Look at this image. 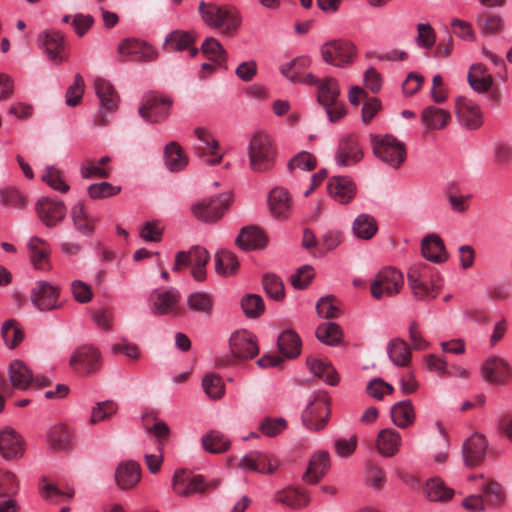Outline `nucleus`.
I'll return each mask as SVG.
<instances>
[{"label":"nucleus","mask_w":512,"mask_h":512,"mask_svg":"<svg viewBox=\"0 0 512 512\" xmlns=\"http://www.w3.org/2000/svg\"><path fill=\"white\" fill-rule=\"evenodd\" d=\"M199 12L203 21L209 27L221 29L225 35L234 34L240 24L241 17L235 7L232 6H218L213 3L200 2Z\"/></svg>","instance_id":"1"},{"label":"nucleus","mask_w":512,"mask_h":512,"mask_svg":"<svg viewBox=\"0 0 512 512\" xmlns=\"http://www.w3.org/2000/svg\"><path fill=\"white\" fill-rule=\"evenodd\" d=\"M371 144L375 156L393 168L400 167L406 159L404 143L392 135H371Z\"/></svg>","instance_id":"2"},{"label":"nucleus","mask_w":512,"mask_h":512,"mask_svg":"<svg viewBox=\"0 0 512 512\" xmlns=\"http://www.w3.org/2000/svg\"><path fill=\"white\" fill-rule=\"evenodd\" d=\"M340 90L337 81L332 77L321 80L317 91V101L321 104L330 122H337L346 114L344 104L339 100Z\"/></svg>","instance_id":"3"},{"label":"nucleus","mask_w":512,"mask_h":512,"mask_svg":"<svg viewBox=\"0 0 512 512\" xmlns=\"http://www.w3.org/2000/svg\"><path fill=\"white\" fill-rule=\"evenodd\" d=\"M249 164L254 172H265L274 165L275 151L265 134H255L248 147Z\"/></svg>","instance_id":"4"},{"label":"nucleus","mask_w":512,"mask_h":512,"mask_svg":"<svg viewBox=\"0 0 512 512\" xmlns=\"http://www.w3.org/2000/svg\"><path fill=\"white\" fill-rule=\"evenodd\" d=\"M404 283L403 275L395 268L387 267L378 272L371 283L372 296L380 300L399 293Z\"/></svg>","instance_id":"5"},{"label":"nucleus","mask_w":512,"mask_h":512,"mask_svg":"<svg viewBox=\"0 0 512 512\" xmlns=\"http://www.w3.org/2000/svg\"><path fill=\"white\" fill-rule=\"evenodd\" d=\"M230 195L219 194L215 197L202 199L191 206L192 214L196 219L205 223L219 220L228 208Z\"/></svg>","instance_id":"6"},{"label":"nucleus","mask_w":512,"mask_h":512,"mask_svg":"<svg viewBox=\"0 0 512 512\" xmlns=\"http://www.w3.org/2000/svg\"><path fill=\"white\" fill-rule=\"evenodd\" d=\"M171 105V99L151 92L143 96L138 113L146 122L159 123L168 117Z\"/></svg>","instance_id":"7"},{"label":"nucleus","mask_w":512,"mask_h":512,"mask_svg":"<svg viewBox=\"0 0 512 512\" xmlns=\"http://www.w3.org/2000/svg\"><path fill=\"white\" fill-rule=\"evenodd\" d=\"M59 297V287L44 280L37 281L30 291L31 303L40 312H49L61 308L62 304Z\"/></svg>","instance_id":"8"},{"label":"nucleus","mask_w":512,"mask_h":512,"mask_svg":"<svg viewBox=\"0 0 512 512\" xmlns=\"http://www.w3.org/2000/svg\"><path fill=\"white\" fill-rule=\"evenodd\" d=\"M330 414L329 399L325 393H317L302 413V421L310 430H321L325 427Z\"/></svg>","instance_id":"9"},{"label":"nucleus","mask_w":512,"mask_h":512,"mask_svg":"<svg viewBox=\"0 0 512 512\" xmlns=\"http://www.w3.org/2000/svg\"><path fill=\"white\" fill-rule=\"evenodd\" d=\"M356 48L347 40H333L321 47V56L324 62L337 67H345L353 62Z\"/></svg>","instance_id":"10"},{"label":"nucleus","mask_w":512,"mask_h":512,"mask_svg":"<svg viewBox=\"0 0 512 512\" xmlns=\"http://www.w3.org/2000/svg\"><path fill=\"white\" fill-rule=\"evenodd\" d=\"M69 366L79 374L88 376L101 367V356L97 348L90 345L78 347L72 353Z\"/></svg>","instance_id":"11"},{"label":"nucleus","mask_w":512,"mask_h":512,"mask_svg":"<svg viewBox=\"0 0 512 512\" xmlns=\"http://www.w3.org/2000/svg\"><path fill=\"white\" fill-rule=\"evenodd\" d=\"M218 484V481H213L211 486L217 487ZM172 486L177 495L187 497L204 492L210 484H205L201 475H195L186 470H177L173 476Z\"/></svg>","instance_id":"12"},{"label":"nucleus","mask_w":512,"mask_h":512,"mask_svg":"<svg viewBox=\"0 0 512 512\" xmlns=\"http://www.w3.org/2000/svg\"><path fill=\"white\" fill-rule=\"evenodd\" d=\"M481 376L489 384L506 385L512 378V368L506 359L491 356L482 364Z\"/></svg>","instance_id":"13"},{"label":"nucleus","mask_w":512,"mask_h":512,"mask_svg":"<svg viewBox=\"0 0 512 512\" xmlns=\"http://www.w3.org/2000/svg\"><path fill=\"white\" fill-rule=\"evenodd\" d=\"M36 213L46 227L53 228L64 220L67 209L63 201L43 197L36 203Z\"/></svg>","instance_id":"14"},{"label":"nucleus","mask_w":512,"mask_h":512,"mask_svg":"<svg viewBox=\"0 0 512 512\" xmlns=\"http://www.w3.org/2000/svg\"><path fill=\"white\" fill-rule=\"evenodd\" d=\"M118 54L123 57V61L130 59L145 62L155 60L157 57V52L151 45L136 38L123 39L118 45Z\"/></svg>","instance_id":"15"},{"label":"nucleus","mask_w":512,"mask_h":512,"mask_svg":"<svg viewBox=\"0 0 512 512\" xmlns=\"http://www.w3.org/2000/svg\"><path fill=\"white\" fill-rule=\"evenodd\" d=\"M363 158V150L352 134L343 135L335 152V163L340 167L353 166Z\"/></svg>","instance_id":"16"},{"label":"nucleus","mask_w":512,"mask_h":512,"mask_svg":"<svg viewBox=\"0 0 512 512\" xmlns=\"http://www.w3.org/2000/svg\"><path fill=\"white\" fill-rule=\"evenodd\" d=\"M230 349L240 359H252L259 353L255 336L248 331H237L230 337Z\"/></svg>","instance_id":"17"},{"label":"nucleus","mask_w":512,"mask_h":512,"mask_svg":"<svg viewBox=\"0 0 512 512\" xmlns=\"http://www.w3.org/2000/svg\"><path fill=\"white\" fill-rule=\"evenodd\" d=\"M486 438L478 433L473 434L462 446L463 461L467 467L480 465L486 456L487 451Z\"/></svg>","instance_id":"18"},{"label":"nucleus","mask_w":512,"mask_h":512,"mask_svg":"<svg viewBox=\"0 0 512 512\" xmlns=\"http://www.w3.org/2000/svg\"><path fill=\"white\" fill-rule=\"evenodd\" d=\"M0 453L6 460L20 458L24 454L22 437L11 427L0 431Z\"/></svg>","instance_id":"19"},{"label":"nucleus","mask_w":512,"mask_h":512,"mask_svg":"<svg viewBox=\"0 0 512 512\" xmlns=\"http://www.w3.org/2000/svg\"><path fill=\"white\" fill-rule=\"evenodd\" d=\"M141 480V467L133 460L120 462L115 470L116 485L121 490L134 488Z\"/></svg>","instance_id":"20"},{"label":"nucleus","mask_w":512,"mask_h":512,"mask_svg":"<svg viewBox=\"0 0 512 512\" xmlns=\"http://www.w3.org/2000/svg\"><path fill=\"white\" fill-rule=\"evenodd\" d=\"M180 294L175 289H157L150 295L151 309L155 315H166L175 311Z\"/></svg>","instance_id":"21"},{"label":"nucleus","mask_w":512,"mask_h":512,"mask_svg":"<svg viewBox=\"0 0 512 512\" xmlns=\"http://www.w3.org/2000/svg\"><path fill=\"white\" fill-rule=\"evenodd\" d=\"M329 195L340 204L349 203L356 194L354 182L347 176H334L327 185Z\"/></svg>","instance_id":"22"},{"label":"nucleus","mask_w":512,"mask_h":512,"mask_svg":"<svg viewBox=\"0 0 512 512\" xmlns=\"http://www.w3.org/2000/svg\"><path fill=\"white\" fill-rule=\"evenodd\" d=\"M455 110L460 122L468 129H476L482 124V116L479 107L465 97H458Z\"/></svg>","instance_id":"23"},{"label":"nucleus","mask_w":512,"mask_h":512,"mask_svg":"<svg viewBox=\"0 0 512 512\" xmlns=\"http://www.w3.org/2000/svg\"><path fill=\"white\" fill-rule=\"evenodd\" d=\"M421 252L425 259L433 263H443L449 258L444 242L437 234H428L421 241Z\"/></svg>","instance_id":"24"},{"label":"nucleus","mask_w":512,"mask_h":512,"mask_svg":"<svg viewBox=\"0 0 512 512\" xmlns=\"http://www.w3.org/2000/svg\"><path fill=\"white\" fill-rule=\"evenodd\" d=\"M330 466L329 454L326 451H319L315 453L310 461L309 465L302 476V479L307 484H316L326 474Z\"/></svg>","instance_id":"25"},{"label":"nucleus","mask_w":512,"mask_h":512,"mask_svg":"<svg viewBox=\"0 0 512 512\" xmlns=\"http://www.w3.org/2000/svg\"><path fill=\"white\" fill-rule=\"evenodd\" d=\"M267 238L263 231L256 226L243 227L235 243L242 250H255L265 247Z\"/></svg>","instance_id":"26"},{"label":"nucleus","mask_w":512,"mask_h":512,"mask_svg":"<svg viewBox=\"0 0 512 512\" xmlns=\"http://www.w3.org/2000/svg\"><path fill=\"white\" fill-rule=\"evenodd\" d=\"M39 45L43 48L47 57L60 63L63 57L60 52L64 47L63 35L58 31L44 32L38 36Z\"/></svg>","instance_id":"27"},{"label":"nucleus","mask_w":512,"mask_h":512,"mask_svg":"<svg viewBox=\"0 0 512 512\" xmlns=\"http://www.w3.org/2000/svg\"><path fill=\"white\" fill-rule=\"evenodd\" d=\"M194 134L198 138V140L202 143V146L195 148L198 156L203 157L204 156L203 150H204V148H207L209 153L211 155H213L214 157L206 159L205 162L211 166L219 164L223 158V155L217 153V150L219 147L217 140L211 135V133L207 129L202 128V127L196 128L194 130Z\"/></svg>","instance_id":"28"},{"label":"nucleus","mask_w":512,"mask_h":512,"mask_svg":"<svg viewBox=\"0 0 512 512\" xmlns=\"http://www.w3.org/2000/svg\"><path fill=\"white\" fill-rule=\"evenodd\" d=\"M94 89L100 100L101 109L106 112H113L117 109L119 96L109 81L103 78H96Z\"/></svg>","instance_id":"29"},{"label":"nucleus","mask_w":512,"mask_h":512,"mask_svg":"<svg viewBox=\"0 0 512 512\" xmlns=\"http://www.w3.org/2000/svg\"><path fill=\"white\" fill-rule=\"evenodd\" d=\"M401 435L395 429H382L377 436L376 447L384 457L394 456L400 449Z\"/></svg>","instance_id":"30"},{"label":"nucleus","mask_w":512,"mask_h":512,"mask_svg":"<svg viewBox=\"0 0 512 512\" xmlns=\"http://www.w3.org/2000/svg\"><path fill=\"white\" fill-rule=\"evenodd\" d=\"M70 218L73 227L81 234L91 236L94 232V226L97 219L84 210V205L81 202L75 203L70 209Z\"/></svg>","instance_id":"31"},{"label":"nucleus","mask_w":512,"mask_h":512,"mask_svg":"<svg viewBox=\"0 0 512 512\" xmlns=\"http://www.w3.org/2000/svg\"><path fill=\"white\" fill-rule=\"evenodd\" d=\"M9 379L13 387L26 390L33 381V373L21 360L11 362L8 369Z\"/></svg>","instance_id":"32"},{"label":"nucleus","mask_w":512,"mask_h":512,"mask_svg":"<svg viewBox=\"0 0 512 512\" xmlns=\"http://www.w3.org/2000/svg\"><path fill=\"white\" fill-rule=\"evenodd\" d=\"M454 493V490L448 487L439 477L428 479L424 487L425 496L432 502L449 501L454 496Z\"/></svg>","instance_id":"33"},{"label":"nucleus","mask_w":512,"mask_h":512,"mask_svg":"<svg viewBox=\"0 0 512 512\" xmlns=\"http://www.w3.org/2000/svg\"><path fill=\"white\" fill-rule=\"evenodd\" d=\"M47 443L54 451H64L71 447L72 436L69 429L63 424L52 426L47 432Z\"/></svg>","instance_id":"34"},{"label":"nucleus","mask_w":512,"mask_h":512,"mask_svg":"<svg viewBox=\"0 0 512 512\" xmlns=\"http://www.w3.org/2000/svg\"><path fill=\"white\" fill-rule=\"evenodd\" d=\"M306 364L311 373L324 380L327 384L331 386L338 384V374L330 363L324 362L315 357H308Z\"/></svg>","instance_id":"35"},{"label":"nucleus","mask_w":512,"mask_h":512,"mask_svg":"<svg viewBox=\"0 0 512 512\" xmlns=\"http://www.w3.org/2000/svg\"><path fill=\"white\" fill-rule=\"evenodd\" d=\"M392 422L399 428H407L415 420L414 407L410 400L399 401L391 407Z\"/></svg>","instance_id":"36"},{"label":"nucleus","mask_w":512,"mask_h":512,"mask_svg":"<svg viewBox=\"0 0 512 512\" xmlns=\"http://www.w3.org/2000/svg\"><path fill=\"white\" fill-rule=\"evenodd\" d=\"M271 214L276 218H282L290 210V197L283 188H274L271 190L268 198Z\"/></svg>","instance_id":"37"},{"label":"nucleus","mask_w":512,"mask_h":512,"mask_svg":"<svg viewBox=\"0 0 512 512\" xmlns=\"http://www.w3.org/2000/svg\"><path fill=\"white\" fill-rule=\"evenodd\" d=\"M279 351L287 358H295L301 352V339L292 330H286L278 336Z\"/></svg>","instance_id":"38"},{"label":"nucleus","mask_w":512,"mask_h":512,"mask_svg":"<svg viewBox=\"0 0 512 512\" xmlns=\"http://www.w3.org/2000/svg\"><path fill=\"white\" fill-rule=\"evenodd\" d=\"M202 447L205 451L212 454L223 453L231 445L230 439L223 433L212 430L202 436Z\"/></svg>","instance_id":"39"},{"label":"nucleus","mask_w":512,"mask_h":512,"mask_svg":"<svg viewBox=\"0 0 512 512\" xmlns=\"http://www.w3.org/2000/svg\"><path fill=\"white\" fill-rule=\"evenodd\" d=\"M422 123L431 130L443 129L450 119V114L438 107L428 106L421 115Z\"/></svg>","instance_id":"40"},{"label":"nucleus","mask_w":512,"mask_h":512,"mask_svg":"<svg viewBox=\"0 0 512 512\" xmlns=\"http://www.w3.org/2000/svg\"><path fill=\"white\" fill-rule=\"evenodd\" d=\"M389 358L396 366H407L411 360V350L408 344L400 338L391 340L387 346Z\"/></svg>","instance_id":"41"},{"label":"nucleus","mask_w":512,"mask_h":512,"mask_svg":"<svg viewBox=\"0 0 512 512\" xmlns=\"http://www.w3.org/2000/svg\"><path fill=\"white\" fill-rule=\"evenodd\" d=\"M196 40L193 32L175 30L165 38L164 48L169 51H183L189 48Z\"/></svg>","instance_id":"42"},{"label":"nucleus","mask_w":512,"mask_h":512,"mask_svg":"<svg viewBox=\"0 0 512 512\" xmlns=\"http://www.w3.org/2000/svg\"><path fill=\"white\" fill-rule=\"evenodd\" d=\"M164 155L166 166L171 172L181 171L188 164V159L183 154L182 149L177 142H170L167 144L164 150Z\"/></svg>","instance_id":"43"},{"label":"nucleus","mask_w":512,"mask_h":512,"mask_svg":"<svg viewBox=\"0 0 512 512\" xmlns=\"http://www.w3.org/2000/svg\"><path fill=\"white\" fill-rule=\"evenodd\" d=\"M468 82L473 90L483 93L491 87L493 80L482 64H474L468 73Z\"/></svg>","instance_id":"44"},{"label":"nucleus","mask_w":512,"mask_h":512,"mask_svg":"<svg viewBox=\"0 0 512 512\" xmlns=\"http://www.w3.org/2000/svg\"><path fill=\"white\" fill-rule=\"evenodd\" d=\"M213 297L205 292H194L187 297V307L190 311L209 317L213 311Z\"/></svg>","instance_id":"45"},{"label":"nucleus","mask_w":512,"mask_h":512,"mask_svg":"<svg viewBox=\"0 0 512 512\" xmlns=\"http://www.w3.org/2000/svg\"><path fill=\"white\" fill-rule=\"evenodd\" d=\"M315 335L323 344L336 346L340 343L343 333L338 324L334 322H325L317 327Z\"/></svg>","instance_id":"46"},{"label":"nucleus","mask_w":512,"mask_h":512,"mask_svg":"<svg viewBox=\"0 0 512 512\" xmlns=\"http://www.w3.org/2000/svg\"><path fill=\"white\" fill-rule=\"evenodd\" d=\"M239 267L235 254L228 250H220L215 254V270L221 276L233 275Z\"/></svg>","instance_id":"47"},{"label":"nucleus","mask_w":512,"mask_h":512,"mask_svg":"<svg viewBox=\"0 0 512 512\" xmlns=\"http://www.w3.org/2000/svg\"><path fill=\"white\" fill-rule=\"evenodd\" d=\"M377 224L373 217L361 214L353 223V232L356 237L368 240L372 238L377 232Z\"/></svg>","instance_id":"48"},{"label":"nucleus","mask_w":512,"mask_h":512,"mask_svg":"<svg viewBox=\"0 0 512 512\" xmlns=\"http://www.w3.org/2000/svg\"><path fill=\"white\" fill-rule=\"evenodd\" d=\"M1 334L5 345L10 349L15 348L24 338L22 329L14 319H8L2 324Z\"/></svg>","instance_id":"49"},{"label":"nucleus","mask_w":512,"mask_h":512,"mask_svg":"<svg viewBox=\"0 0 512 512\" xmlns=\"http://www.w3.org/2000/svg\"><path fill=\"white\" fill-rule=\"evenodd\" d=\"M478 29L482 35L491 36L504 27V21L500 16L480 14L476 19Z\"/></svg>","instance_id":"50"},{"label":"nucleus","mask_w":512,"mask_h":512,"mask_svg":"<svg viewBox=\"0 0 512 512\" xmlns=\"http://www.w3.org/2000/svg\"><path fill=\"white\" fill-rule=\"evenodd\" d=\"M202 387L205 394L213 400L222 398L225 392L221 377L215 373H208L203 377Z\"/></svg>","instance_id":"51"},{"label":"nucleus","mask_w":512,"mask_h":512,"mask_svg":"<svg viewBox=\"0 0 512 512\" xmlns=\"http://www.w3.org/2000/svg\"><path fill=\"white\" fill-rule=\"evenodd\" d=\"M45 244V241L38 237H32L28 242L30 259L36 269L45 268L48 252L45 248L40 247L44 246Z\"/></svg>","instance_id":"52"},{"label":"nucleus","mask_w":512,"mask_h":512,"mask_svg":"<svg viewBox=\"0 0 512 512\" xmlns=\"http://www.w3.org/2000/svg\"><path fill=\"white\" fill-rule=\"evenodd\" d=\"M263 287L268 297L275 301H281L285 297L284 285L281 279L275 274L263 276Z\"/></svg>","instance_id":"53"},{"label":"nucleus","mask_w":512,"mask_h":512,"mask_svg":"<svg viewBox=\"0 0 512 512\" xmlns=\"http://www.w3.org/2000/svg\"><path fill=\"white\" fill-rule=\"evenodd\" d=\"M241 307L248 318H257L265 310V304L260 295L247 294L241 300Z\"/></svg>","instance_id":"54"},{"label":"nucleus","mask_w":512,"mask_h":512,"mask_svg":"<svg viewBox=\"0 0 512 512\" xmlns=\"http://www.w3.org/2000/svg\"><path fill=\"white\" fill-rule=\"evenodd\" d=\"M209 260V252L205 248L199 246L192 247L188 252H178V262L188 261V265L191 266H206Z\"/></svg>","instance_id":"55"},{"label":"nucleus","mask_w":512,"mask_h":512,"mask_svg":"<svg viewBox=\"0 0 512 512\" xmlns=\"http://www.w3.org/2000/svg\"><path fill=\"white\" fill-rule=\"evenodd\" d=\"M481 491L483 498L486 497L491 505H501L506 499L503 486L494 480H488L484 483Z\"/></svg>","instance_id":"56"},{"label":"nucleus","mask_w":512,"mask_h":512,"mask_svg":"<svg viewBox=\"0 0 512 512\" xmlns=\"http://www.w3.org/2000/svg\"><path fill=\"white\" fill-rule=\"evenodd\" d=\"M277 503H281L293 509H298L308 503V499L298 491L284 490L277 492L274 496Z\"/></svg>","instance_id":"57"},{"label":"nucleus","mask_w":512,"mask_h":512,"mask_svg":"<svg viewBox=\"0 0 512 512\" xmlns=\"http://www.w3.org/2000/svg\"><path fill=\"white\" fill-rule=\"evenodd\" d=\"M203 54L208 55L219 65L226 62L227 54L221 43L214 37H208L201 45Z\"/></svg>","instance_id":"58"},{"label":"nucleus","mask_w":512,"mask_h":512,"mask_svg":"<svg viewBox=\"0 0 512 512\" xmlns=\"http://www.w3.org/2000/svg\"><path fill=\"white\" fill-rule=\"evenodd\" d=\"M42 180L46 182L52 189L60 193H66L69 191V185L65 183L60 175L59 170H57L54 166L46 167L45 172L42 175Z\"/></svg>","instance_id":"59"},{"label":"nucleus","mask_w":512,"mask_h":512,"mask_svg":"<svg viewBox=\"0 0 512 512\" xmlns=\"http://www.w3.org/2000/svg\"><path fill=\"white\" fill-rule=\"evenodd\" d=\"M88 195L92 199H103L117 195L121 191L120 186H114L109 182L94 183L88 187Z\"/></svg>","instance_id":"60"},{"label":"nucleus","mask_w":512,"mask_h":512,"mask_svg":"<svg viewBox=\"0 0 512 512\" xmlns=\"http://www.w3.org/2000/svg\"><path fill=\"white\" fill-rule=\"evenodd\" d=\"M117 411V405L113 401H103L96 404L92 409L90 422L92 424H97L113 414Z\"/></svg>","instance_id":"61"},{"label":"nucleus","mask_w":512,"mask_h":512,"mask_svg":"<svg viewBox=\"0 0 512 512\" xmlns=\"http://www.w3.org/2000/svg\"><path fill=\"white\" fill-rule=\"evenodd\" d=\"M317 315L321 318H336L339 313L338 306L334 303L333 296L327 295L321 297L316 303Z\"/></svg>","instance_id":"62"},{"label":"nucleus","mask_w":512,"mask_h":512,"mask_svg":"<svg viewBox=\"0 0 512 512\" xmlns=\"http://www.w3.org/2000/svg\"><path fill=\"white\" fill-rule=\"evenodd\" d=\"M314 277L313 267L304 265L299 267L294 274L291 275V285L298 290L308 287Z\"/></svg>","instance_id":"63"},{"label":"nucleus","mask_w":512,"mask_h":512,"mask_svg":"<svg viewBox=\"0 0 512 512\" xmlns=\"http://www.w3.org/2000/svg\"><path fill=\"white\" fill-rule=\"evenodd\" d=\"M84 93V80L80 74H76L74 83L66 91V104L70 107L77 106Z\"/></svg>","instance_id":"64"}]
</instances>
